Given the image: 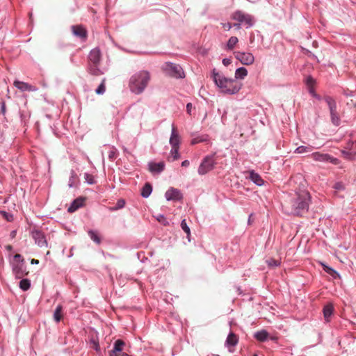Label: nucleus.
<instances>
[{
  "label": "nucleus",
  "mask_w": 356,
  "mask_h": 356,
  "mask_svg": "<svg viewBox=\"0 0 356 356\" xmlns=\"http://www.w3.org/2000/svg\"><path fill=\"white\" fill-rule=\"evenodd\" d=\"M164 70L168 74L173 78L182 79L185 76L184 72L179 65L167 62Z\"/></svg>",
  "instance_id": "nucleus-7"
},
{
  "label": "nucleus",
  "mask_w": 356,
  "mask_h": 356,
  "mask_svg": "<svg viewBox=\"0 0 356 356\" xmlns=\"http://www.w3.org/2000/svg\"><path fill=\"white\" fill-rule=\"evenodd\" d=\"M254 337L259 341L264 342L268 340L269 333L266 330H261L254 334Z\"/></svg>",
  "instance_id": "nucleus-24"
},
{
  "label": "nucleus",
  "mask_w": 356,
  "mask_h": 356,
  "mask_svg": "<svg viewBox=\"0 0 356 356\" xmlns=\"http://www.w3.org/2000/svg\"><path fill=\"white\" fill-rule=\"evenodd\" d=\"M314 98L316 99L317 100H321L322 99V97L321 95H319L318 94H315L314 96H313Z\"/></svg>",
  "instance_id": "nucleus-60"
},
{
  "label": "nucleus",
  "mask_w": 356,
  "mask_h": 356,
  "mask_svg": "<svg viewBox=\"0 0 356 356\" xmlns=\"http://www.w3.org/2000/svg\"><path fill=\"white\" fill-rule=\"evenodd\" d=\"M238 42V40L237 37H236V36L230 37L226 44L227 50L233 49Z\"/></svg>",
  "instance_id": "nucleus-33"
},
{
  "label": "nucleus",
  "mask_w": 356,
  "mask_h": 356,
  "mask_svg": "<svg viewBox=\"0 0 356 356\" xmlns=\"http://www.w3.org/2000/svg\"><path fill=\"white\" fill-rule=\"evenodd\" d=\"M241 26H243L242 24L238 22H236V23H234L232 24V27H234L236 29H240L241 28Z\"/></svg>",
  "instance_id": "nucleus-57"
},
{
  "label": "nucleus",
  "mask_w": 356,
  "mask_h": 356,
  "mask_svg": "<svg viewBox=\"0 0 356 356\" xmlns=\"http://www.w3.org/2000/svg\"><path fill=\"white\" fill-rule=\"evenodd\" d=\"M231 59L229 58H225L222 60V63L225 66H228L231 63Z\"/></svg>",
  "instance_id": "nucleus-53"
},
{
  "label": "nucleus",
  "mask_w": 356,
  "mask_h": 356,
  "mask_svg": "<svg viewBox=\"0 0 356 356\" xmlns=\"http://www.w3.org/2000/svg\"><path fill=\"white\" fill-rule=\"evenodd\" d=\"M21 261H25L24 259L20 254H16L13 257V260H10V262H21Z\"/></svg>",
  "instance_id": "nucleus-46"
},
{
  "label": "nucleus",
  "mask_w": 356,
  "mask_h": 356,
  "mask_svg": "<svg viewBox=\"0 0 356 356\" xmlns=\"http://www.w3.org/2000/svg\"><path fill=\"white\" fill-rule=\"evenodd\" d=\"M104 254V256L105 258H111V259H117V257L115 256H114L113 254H111V253H103Z\"/></svg>",
  "instance_id": "nucleus-56"
},
{
  "label": "nucleus",
  "mask_w": 356,
  "mask_h": 356,
  "mask_svg": "<svg viewBox=\"0 0 356 356\" xmlns=\"http://www.w3.org/2000/svg\"><path fill=\"white\" fill-rule=\"evenodd\" d=\"M16 233H17V231L16 230H13L11 232H10V236L12 238H14L16 235Z\"/></svg>",
  "instance_id": "nucleus-62"
},
{
  "label": "nucleus",
  "mask_w": 356,
  "mask_h": 356,
  "mask_svg": "<svg viewBox=\"0 0 356 356\" xmlns=\"http://www.w3.org/2000/svg\"><path fill=\"white\" fill-rule=\"evenodd\" d=\"M321 264L322 266L323 270L328 275H330L332 277V279L336 280L341 278L340 274L333 268L327 265L325 263H321Z\"/></svg>",
  "instance_id": "nucleus-20"
},
{
  "label": "nucleus",
  "mask_w": 356,
  "mask_h": 356,
  "mask_svg": "<svg viewBox=\"0 0 356 356\" xmlns=\"http://www.w3.org/2000/svg\"><path fill=\"white\" fill-rule=\"evenodd\" d=\"M305 83L308 87H311L315 83V79L312 76H307L305 78Z\"/></svg>",
  "instance_id": "nucleus-44"
},
{
  "label": "nucleus",
  "mask_w": 356,
  "mask_h": 356,
  "mask_svg": "<svg viewBox=\"0 0 356 356\" xmlns=\"http://www.w3.org/2000/svg\"><path fill=\"white\" fill-rule=\"evenodd\" d=\"M31 236L34 239L35 244L39 247H47L48 243L43 232L40 229H33L31 232Z\"/></svg>",
  "instance_id": "nucleus-11"
},
{
  "label": "nucleus",
  "mask_w": 356,
  "mask_h": 356,
  "mask_svg": "<svg viewBox=\"0 0 356 356\" xmlns=\"http://www.w3.org/2000/svg\"><path fill=\"white\" fill-rule=\"evenodd\" d=\"M126 202L124 199L120 198L118 200L115 205L114 207H110L109 210L111 211H115L117 210L121 209L124 207Z\"/></svg>",
  "instance_id": "nucleus-34"
},
{
  "label": "nucleus",
  "mask_w": 356,
  "mask_h": 356,
  "mask_svg": "<svg viewBox=\"0 0 356 356\" xmlns=\"http://www.w3.org/2000/svg\"><path fill=\"white\" fill-rule=\"evenodd\" d=\"M179 147H171L170 154L173 158V161L177 160L180 157Z\"/></svg>",
  "instance_id": "nucleus-37"
},
{
  "label": "nucleus",
  "mask_w": 356,
  "mask_h": 356,
  "mask_svg": "<svg viewBox=\"0 0 356 356\" xmlns=\"http://www.w3.org/2000/svg\"><path fill=\"white\" fill-rule=\"evenodd\" d=\"M221 25L222 26L223 29L227 31L232 28V24L229 22L221 23Z\"/></svg>",
  "instance_id": "nucleus-50"
},
{
  "label": "nucleus",
  "mask_w": 356,
  "mask_h": 356,
  "mask_svg": "<svg viewBox=\"0 0 356 356\" xmlns=\"http://www.w3.org/2000/svg\"><path fill=\"white\" fill-rule=\"evenodd\" d=\"M15 87L22 92L31 91L35 92L38 90V88L31 85L28 83L23 82L19 80H15L13 83Z\"/></svg>",
  "instance_id": "nucleus-13"
},
{
  "label": "nucleus",
  "mask_w": 356,
  "mask_h": 356,
  "mask_svg": "<svg viewBox=\"0 0 356 356\" xmlns=\"http://www.w3.org/2000/svg\"><path fill=\"white\" fill-rule=\"evenodd\" d=\"M232 19L240 22L245 29H250L254 25V18L252 15L238 10L231 15Z\"/></svg>",
  "instance_id": "nucleus-4"
},
{
  "label": "nucleus",
  "mask_w": 356,
  "mask_h": 356,
  "mask_svg": "<svg viewBox=\"0 0 356 356\" xmlns=\"http://www.w3.org/2000/svg\"><path fill=\"white\" fill-rule=\"evenodd\" d=\"M266 264L269 267H277L280 265V262L279 261L273 258L266 260Z\"/></svg>",
  "instance_id": "nucleus-40"
},
{
  "label": "nucleus",
  "mask_w": 356,
  "mask_h": 356,
  "mask_svg": "<svg viewBox=\"0 0 356 356\" xmlns=\"http://www.w3.org/2000/svg\"><path fill=\"white\" fill-rule=\"evenodd\" d=\"M13 273L17 279H21L28 274L25 261L10 262Z\"/></svg>",
  "instance_id": "nucleus-8"
},
{
  "label": "nucleus",
  "mask_w": 356,
  "mask_h": 356,
  "mask_svg": "<svg viewBox=\"0 0 356 356\" xmlns=\"http://www.w3.org/2000/svg\"><path fill=\"white\" fill-rule=\"evenodd\" d=\"M73 35L80 38L81 39H86L87 38L86 30L81 26H72Z\"/></svg>",
  "instance_id": "nucleus-21"
},
{
  "label": "nucleus",
  "mask_w": 356,
  "mask_h": 356,
  "mask_svg": "<svg viewBox=\"0 0 356 356\" xmlns=\"http://www.w3.org/2000/svg\"><path fill=\"white\" fill-rule=\"evenodd\" d=\"M334 312V307L332 304H327L323 307V313L324 318L327 322L330 321V317Z\"/></svg>",
  "instance_id": "nucleus-26"
},
{
  "label": "nucleus",
  "mask_w": 356,
  "mask_h": 356,
  "mask_svg": "<svg viewBox=\"0 0 356 356\" xmlns=\"http://www.w3.org/2000/svg\"><path fill=\"white\" fill-rule=\"evenodd\" d=\"M0 113L2 114V115H5L6 114V103L4 101H2L1 102V111H0Z\"/></svg>",
  "instance_id": "nucleus-52"
},
{
  "label": "nucleus",
  "mask_w": 356,
  "mask_h": 356,
  "mask_svg": "<svg viewBox=\"0 0 356 356\" xmlns=\"http://www.w3.org/2000/svg\"><path fill=\"white\" fill-rule=\"evenodd\" d=\"M89 65L99 64L101 60V51L99 48L92 49L88 55Z\"/></svg>",
  "instance_id": "nucleus-14"
},
{
  "label": "nucleus",
  "mask_w": 356,
  "mask_h": 356,
  "mask_svg": "<svg viewBox=\"0 0 356 356\" xmlns=\"http://www.w3.org/2000/svg\"><path fill=\"white\" fill-rule=\"evenodd\" d=\"M190 164V162L188 160H184L181 162V166L182 167H188Z\"/></svg>",
  "instance_id": "nucleus-58"
},
{
  "label": "nucleus",
  "mask_w": 356,
  "mask_h": 356,
  "mask_svg": "<svg viewBox=\"0 0 356 356\" xmlns=\"http://www.w3.org/2000/svg\"><path fill=\"white\" fill-rule=\"evenodd\" d=\"M0 213L8 222H11L13 220V215L10 213H8L6 211H0Z\"/></svg>",
  "instance_id": "nucleus-41"
},
{
  "label": "nucleus",
  "mask_w": 356,
  "mask_h": 356,
  "mask_svg": "<svg viewBox=\"0 0 356 356\" xmlns=\"http://www.w3.org/2000/svg\"><path fill=\"white\" fill-rule=\"evenodd\" d=\"M88 234L90 239L93 241L95 243H96L97 244H99L101 243V237L97 231L90 229L88 232Z\"/></svg>",
  "instance_id": "nucleus-31"
},
{
  "label": "nucleus",
  "mask_w": 356,
  "mask_h": 356,
  "mask_svg": "<svg viewBox=\"0 0 356 356\" xmlns=\"http://www.w3.org/2000/svg\"><path fill=\"white\" fill-rule=\"evenodd\" d=\"M247 75L248 70L245 67H238L235 72V79H243Z\"/></svg>",
  "instance_id": "nucleus-29"
},
{
  "label": "nucleus",
  "mask_w": 356,
  "mask_h": 356,
  "mask_svg": "<svg viewBox=\"0 0 356 356\" xmlns=\"http://www.w3.org/2000/svg\"><path fill=\"white\" fill-rule=\"evenodd\" d=\"M249 179L257 186H261L264 184V180L259 174L254 170H250L249 172Z\"/></svg>",
  "instance_id": "nucleus-18"
},
{
  "label": "nucleus",
  "mask_w": 356,
  "mask_h": 356,
  "mask_svg": "<svg viewBox=\"0 0 356 356\" xmlns=\"http://www.w3.org/2000/svg\"><path fill=\"white\" fill-rule=\"evenodd\" d=\"M312 150V147H311V146L301 145V146L298 147L296 149L295 152L298 153V154H302V153L311 152Z\"/></svg>",
  "instance_id": "nucleus-36"
},
{
  "label": "nucleus",
  "mask_w": 356,
  "mask_h": 356,
  "mask_svg": "<svg viewBox=\"0 0 356 356\" xmlns=\"http://www.w3.org/2000/svg\"><path fill=\"white\" fill-rule=\"evenodd\" d=\"M211 78L215 85L219 88L223 93L229 95L236 94L241 88V83L236 82L234 79L225 77L216 68L211 71Z\"/></svg>",
  "instance_id": "nucleus-1"
},
{
  "label": "nucleus",
  "mask_w": 356,
  "mask_h": 356,
  "mask_svg": "<svg viewBox=\"0 0 356 356\" xmlns=\"http://www.w3.org/2000/svg\"><path fill=\"white\" fill-rule=\"evenodd\" d=\"M63 307L61 305H58L54 312V320L56 323H59L62 319V313Z\"/></svg>",
  "instance_id": "nucleus-28"
},
{
  "label": "nucleus",
  "mask_w": 356,
  "mask_h": 356,
  "mask_svg": "<svg viewBox=\"0 0 356 356\" xmlns=\"http://www.w3.org/2000/svg\"><path fill=\"white\" fill-rule=\"evenodd\" d=\"M124 345V343L123 341H122L120 339L116 340L114 343L113 348L112 350L111 351L110 355L111 354L117 355V353L120 354L122 353Z\"/></svg>",
  "instance_id": "nucleus-27"
},
{
  "label": "nucleus",
  "mask_w": 356,
  "mask_h": 356,
  "mask_svg": "<svg viewBox=\"0 0 356 356\" xmlns=\"http://www.w3.org/2000/svg\"><path fill=\"white\" fill-rule=\"evenodd\" d=\"M6 249L8 250V251H11L13 250V246L10 245H8L6 246Z\"/></svg>",
  "instance_id": "nucleus-63"
},
{
  "label": "nucleus",
  "mask_w": 356,
  "mask_h": 356,
  "mask_svg": "<svg viewBox=\"0 0 356 356\" xmlns=\"http://www.w3.org/2000/svg\"><path fill=\"white\" fill-rule=\"evenodd\" d=\"M181 228L182 230L186 234V238L188 241H191V229L189 226L188 225L186 219H183L181 222Z\"/></svg>",
  "instance_id": "nucleus-32"
},
{
  "label": "nucleus",
  "mask_w": 356,
  "mask_h": 356,
  "mask_svg": "<svg viewBox=\"0 0 356 356\" xmlns=\"http://www.w3.org/2000/svg\"><path fill=\"white\" fill-rule=\"evenodd\" d=\"M152 186L149 182H146L141 189L140 195L143 198H147L150 196L152 193Z\"/></svg>",
  "instance_id": "nucleus-25"
},
{
  "label": "nucleus",
  "mask_w": 356,
  "mask_h": 356,
  "mask_svg": "<svg viewBox=\"0 0 356 356\" xmlns=\"http://www.w3.org/2000/svg\"><path fill=\"white\" fill-rule=\"evenodd\" d=\"M148 169L152 173L159 174L164 170L165 163L163 161L158 163L151 161L148 163Z\"/></svg>",
  "instance_id": "nucleus-16"
},
{
  "label": "nucleus",
  "mask_w": 356,
  "mask_h": 356,
  "mask_svg": "<svg viewBox=\"0 0 356 356\" xmlns=\"http://www.w3.org/2000/svg\"><path fill=\"white\" fill-rule=\"evenodd\" d=\"M191 136L193 137L191 142L192 145L207 142L209 140V136L207 134H198L195 133H192Z\"/></svg>",
  "instance_id": "nucleus-17"
},
{
  "label": "nucleus",
  "mask_w": 356,
  "mask_h": 356,
  "mask_svg": "<svg viewBox=\"0 0 356 356\" xmlns=\"http://www.w3.org/2000/svg\"><path fill=\"white\" fill-rule=\"evenodd\" d=\"M238 337L232 332H230L227 337L225 346L227 348L234 347L238 343Z\"/></svg>",
  "instance_id": "nucleus-22"
},
{
  "label": "nucleus",
  "mask_w": 356,
  "mask_h": 356,
  "mask_svg": "<svg viewBox=\"0 0 356 356\" xmlns=\"http://www.w3.org/2000/svg\"><path fill=\"white\" fill-rule=\"evenodd\" d=\"M31 264H39V261L37 260V259H33L31 261Z\"/></svg>",
  "instance_id": "nucleus-61"
},
{
  "label": "nucleus",
  "mask_w": 356,
  "mask_h": 356,
  "mask_svg": "<svg viewBox=\"0 0 356 356\" xmlns=\"http://www.w3.org/2000/svg\"><path fill=\"white\" fill-rule=\"evenodd\" d=\"M83 205V199L78 197L74 200L67 209L69 213H74Z\"/></svg>",
  "instance_id": "nucleus-19"
},
{
  "label": "nucleus",
  "mask_w": 356,
  "mask_h": 356,
  "mask_svg": "<svg viewBox=\"0 0 356 356\" xmlns=\"http://www.w3.org/2000/svg\"><path fill=\"white\" fill-rule=\"evenodd\" d=\"M137 258L142 262L144 263L147 258L145 255L144 252H138L136 253Z\"/></svg>",
  "instance_id": "nucleus-48"
},
{
  "label": "nucleus",
  "mask_w": 356,
  "mask_h": 356,
  "mask_svg": "<svg viewBox=\"0 0 356 356\" xmlns=\"http://www.w3.org/2000/svg\"><path fill=\"white\" fill-rule=\"evenodd\" d=\"M76 178H77L76 173L75 172V171L74 170H72L70 172V177L69 182H68V186L70 188H72L74 186V183L75 180L76 179Z\"/></svg>",
  "instance_id": "nucleus-38"
},
{
  "label": "nucleus",
  "mask_w": 356,
  "mask_h": 356,
  "mask_svg": "<svg viewBox=\"0 0 356 356\" xmlns=\"http://www.w3.org/2000/svg\"><path fill=\"white\" fill-rule=\"evenodd\" d=\"M312 158L316 161L322 163H330L334 165H337L339 163V160L337 158L333 157L329 154H323L318 152L312 153Z\"/></svg>",
  "instance_id": "nucleus-9"
},
{
  "label": "nucleus",
  "mask_w": 356,
  "mask_h": 356,
  "mask_svg": "<svg viewBox=\"0 0 356 356\" xmlns=\"http://www.w3.org/2000/svg\"><path fill=\"white\" fill-rule=\"evenodd\" d=\"M84 178H85L87 184H90V185L95 184L94 177L92 175H90L88 172H86L84 174Z\"/></svg>",
  "instance_id": "nucleus-42"
},
{
  "label": "nucleus",
  "mask_w": 356,
  "mask_h": 356,
  "mask_svg": "<svg viewBox=\"0 0 356 356\" xmlns=\"http://www.w3.org/2000/svg\"><path fill=\"white\" fill-rule=\"evenodd\" d=\"M235 58L239 60L243 65H250L254 61V57L252 53L250 52H234Z\"/></svg>",
  "instance_id": "nucleus-10"
},
{
  "label": "nucleus",
  "mask_w": 356,
  "mask_h": 356,
  "mask_svg": "<svg viewBox=\"0 0 356 356\" xmlns=\"http://www.w3.org/2000/svg\"><path fill=\"white\" fill-rule=\"evenodd\" d=\"M165 197L167 201L177 202L183 199V195L180 190L170 187L165 193Z\"/></svg>",
  "instance_id": "nucleus-12"
},
{
  "label": "nucleus",
  "mask_w": 356,
  "mask_h": 356,
  "mask_svg": "<svg viewBox=\"0 0 356 356\" xmlns=\"http://www.w3.org/2000/svg\"><path fill=\"white\" fill-rule=\"evenodd\" d=\"M216 153L206 155L198 167L197 173L199 175H204L214 169L216 161L215 159Z\"/></svg>",
  "instance_id": "nucleus-5"
},
{
  "label": "nucleus",
  "mask_w": 356,
  "mask_h": 356,
  "mask_svg": "<svg viewBox=\"0 0 356 356\" xmlns=\"http://www.w3.org/2000/svg\"><path fill=\"white\" fill-rule=\"evenodd\" d=\"M192 107H193V105H192V104H191V103H190V102H189V103H188V104H186V111H187V113H188V114H190V115L191 114V109H192Z\"/></svg>",
  "instance_id": "nucleus-54"
},
{
  "label": "nucleus",
  "mask_w": 356,
  "mask_h": 356,
  "mask_svg": "<svg viewBox=\"0 0 356 356\" xmlns=\"http://www.w3.org/2000/svg\"><path fill=\"white\" fill-rule=\"evenodd\" d=\"M150 79V73L147 70L136 72L129 81L130 91L135 95L142 94L148 86Z\"/></svg>",
  "instance_id": "nucleus-2"
},
{
  "label": "nucleus",
  "mask_w": 356,
  "mask_h": 356,
  "mask_svg": "<svg viewBox=\"0 0 356 356\" xmlns=\"http://www.w3.org/2000/svg\"><path fill=\"white\" fill-rule=\"evenodd\" d=\"M105 72V69L102 70L99 67V64L88 65V72L92 76H100L104 74Z\"/></svg>",
  "instance_id": "nucleus-23"
},
{
  "label": "nucleus",
  "mask_w": 356,
  "mask_h": 356,
  "mask_svg": "<svg viewBox=\"0 0 356 356\" xmlns=\"http://www.w3.org/2000/svg\"><path fill=\"white\" fill-rule=\"evenodd\" d=\"M343 95L346 97H353L356 95V90H350L349 89H344L343 92Z\"/></svg>",
  "instance_id": "nucleus-47"
},
{
  "label": "nucleus",
  "mask_w": 356,
  "mask_h": 356,
  "mask_svg": "<svg viewBox=\"0 0 356 356\" xmlns=\"http://www.w3.org/2000/svg\"><path fill=\"white\" fill-rule=\"evenodd\" d=\"M333 188L336 191H343L345 190V186L341 181H338L334 183L333 185Z\"/></svg>",
  "instance_id": "nucleus-45"
},
{
  "label": "nucleus",
  "mask_w": 356,
  "mask_h": 356,
  "mask_svg": "<svg viewBox=\"0 0 356 356\" xmlns=\"http://www.w3.org/2000/svg\"><path fill=\"white\" fill-rule=\"evenodd\" d=\"M20 118H21L22 121L24 120L25 116H24V115L22 112H20Z\"/></svg>",
  "instance_id": "nucleus-64"
},
{
  "label": "nucleus",
  "mask_w": 356,
  "mask_h": 356,
  "mask_svg": "<svg viewBox=\"0 0 356 356\" xmlns=\"http://www.w3.org/2000/svg\"><path fill=\"white\" fill-rule=\"evenodd\" d=\"M324 101L327 103L329 108L331 122L333 125L338 127L340 125L341 120L339 113L337 111V103L333 97L326 95L323 98Z\"/></svg>",
  "instance_id": "nucleus-6"
},
{
  "label": "nucleus",
  "mask_w": 356,
  "mask_h": 356,
  "mask_svg": "<svg viewBox=\"0 0 356 356\" xmlns=\"http://www.w3.org/2000/svg\"><path fill=\"white\" fill-rule=\"evenodd\" d=\"M341 154L346 159H350L352 154L346 150H341Z\"/></svg>",
  "instance_id": "nucleus-51"
},
{
  "label": "nucleus",
  "mask_w": 356,
  "mask_h": 356,
  "mask_svg": "<svg viewBox=\"0 0 356 356\" xmlns=\"http://www.w3.org/2000/svg\"><path fill=\"white\" fill-rule=\"evenodd\" d=\"M154 218L163 225L164 226H168L169 225V222L168 221V220L166 219V218L164 216L163 214H159L156 216H154Z\"/></svg>",
  "instance_id": "nucleus-39"
},
{
  "label": "nucleus",
  "mask_w": 356,
  "mask_h": 356,
  "mask_svg": "<svg viewBox=\"0 0 356 356\" xmlns=\"http://www.w3.org/2000/svg\"><path fill=\"white\" fill-rule=\"evenodd\" d=\"M116 152L117 149L113 147L112 149L108 152V159L113 161L115 158Z\"/></svg>",
  "instance_id": "nucleus-49"
},
{
  "label": "nucleus",
  "mask_w": 356,
  "mask_h": 356,
  "mask_svg": "<svg viewBox=\"0 0 356 356\" xmlns=\"http://www.w3.org/2000/svg\"><path fill=\"white\" fill-rule=\"evenodd\" d=\"M110 356H132L131 355H129L127 353H121L119 355H113V354H111Z\"/></svg>",
  "instance_id": "nucleus-59"
},
{
  "label": "nucleus",
  "mask_w": 356,
  "mask_h": 356,
  "mask_svg": "<svg viewBox=\"0 0 356 356\" xmlns=\"http://www.w3.org/2000/svg\"><path fill=\"white\" fill-rule=\"evenodd\" d=\"M19 286L23 291H26L31 287L30 280H29L27 278H23V277L21 278V280L19 281Z\"/></svg>",
  "instance_id": "nucleus-30"
},
{
  "label": "nucleus",
  "mask_w": 356,
  "mask_h": 356,
  "mask_svg": "<svg viewBox=\"0 0 356 356\" xmlns=\"http://www.w3.org/2000/svg\"><path fill=\"white\" fill-rule=\"evenodd\" d=\"M90 342L91 344L93 345V348L96 350V351H99L100 350V347H99V341L97 339L92 337L90 339Z\"/></svg>",
  "instance_id": "nucleus-43"
},
{
  "label": "nucleus",
  "mask_w": 356,
  "mask_h": 356,
  "mask_svg": "<svg viewBox=\"0 0 356 356\" xmlns=\"http://www.w3.org/2000/svg\"><path fill=\"white\" fill-rule=\"evenodd\" d=\"M308 92L313 97L315 94H316L314 88H313V86H311V87H308Z\"/></svg>",
  "instance_id": "nucleus-55"
},
{
  "label": "nucleus",
  "mask_w": 356,
  "mask_h": 356,
  "mask_svg": "<svg viewBox=\"0 0 356 356\" xmlns=\"http://www.w3.org/2000/svg\"><path fill=\"white\" fill-rule=\"evenodd\" d=\"M171 147H179L180 137L176 127L172 124L169 140Z\"/></svg>",
  "instance_id": "nucleus-15"
},
{
  "label": "nucleus",
  "mask_w": 356,
  "mask_h": 356,
  "mask_svg": "<svg viewBox=\"0 0 356 356\" xmlns=\"http://www.w3.org/2000/svg\"><path fill=\"white\" fill-rule=\"evenodd\" d=\"M105 82H106V78H103L100 84L95 89V92L97 95H101L104 94V92L106 91Z\"/></svg>",
  "instance_id": "nucleus-35"
},
{
  "label": "nucleus",
  "mask_w": 356,
  "mask_h": 356,
  "mask_svg": "<svg viewBox=\"0 0 356 356\" xmlns=\"http://www.w3.org/2000/svg\"><path fill=\"white\" fill-rule=\"evenodd\" d=\"M310 202L311 195L308 191L298 193L292 200L291 213L296 216H303L308 212Z\"/></svg>",
  "instance_id": "nucleus-3"
}]
</instances>
